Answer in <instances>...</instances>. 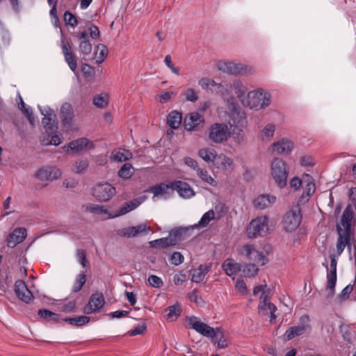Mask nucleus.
Returning a JSON list of instances; mask_svg holds the SVG:
<instances>
[{"mask_svg":"<svg viewBox=\"0 0 356 356\" xmlns=\"http://www.w3.org/2000/svg\"><path fill=\"white\" fill-rule=\"evenodd\" d=\"M270 174L275 184L281 188L287 184L289 170L286 163L282 159L275 158L270 164Z\"/></svg>","mask_w":356,"mask_h":356,"instance_id":"20e7f679","label":"nucleus"},{"mask_svg":"<svg viewBox=\"0 0 356 356\" xmlns=\"http://www.w3.org/2000/svg\"><path fill=\"white\" fill-rule=\"evenodd\" d=\"M184 256L179 252H173L170 258V261L172 264L175 266H179L184 261Z\"/></svg>","mask_w":356,"mask_h":356,"instance_id":"0e129e2a","label":"nucleus"},{"mask_svg":"<svg viewBox=\"0 0 356 356\" xmlns=\"http://www.w3.org/2000/svg\"><path fill=\"white\" fill-rule=\"evenodd\" d=\"M15 292L17 296L26 303H29L33 300L34 296L32 292L27 288L26 283L22 280L15 282Z\"/></svg>","mask_w":356,"mask_h":356,"instance_id":"a211bd4d","label":"nucleus"},{"mask_svg":"<svg viewBox=\"0 0 356 356\" xmlns=\"http://www.w3.org/2000/svg\"><path fill=\"white\" fill-rule=\"evenodd\" d=\"M198 83L203 90L210 92L211 88H213L214 86H217V83L214 80L209 78H202L199 80Z\"/></svg>","mask_w":356,"mask_h":356,"instance_id":"5fc2aeb1","label":"nucleus"},{"mask_svg":"<svg viewBox=\"0 0 356 356\" xmlns=\"http://www.w3.org/2000/svg\"><path fill=\"white\" fill-rule=\"evenodd\" d=\"M306 177L308 178V181L306 186L304 188L303 193L301 196V200H304L306 199V201L309 200V197H311L315 192L316 186L313 180L310 177L309 175H306Z\"/></svg>","mask_w":356,"mask_h":356,"instance_id":"79ce46f5","label":"nucleus"},{"mask_svg":"<svg viewBox=\"0 0 356 356\" xmlns=\"http://www.w3.org/2000/svg\"><path fill=\"white\" fill-rule=\"evenodd\" d=\"M270 102V94L262 89L250 91L246 97L241 99V103L244 106L255 110L267 107Z\"/></svg>","mask_w":356,"mask_h":356,"instance_id":"7ed1b4c3","label":"nucleus"},{"mask_svg":"<svg viewBox=\"0 0 356 356\" xmlns=\"http://www.w3.org/2000/svg\"><path fill=\"white\" fill-rule=\"evenodd\" d=\"M214 166L227 174L232 172L234 170L233 159L222 154L218 156Z\"/></svg>","mask_w":356,"mask_h":356,"instance_id":"aec40b11","label":"nucleus"},{"mask_svg":"<svg viewBox=\"0 0 356 356\" xmlns=\"http://www.w3.org/2000/svg\"><path fill=\"white\" fill-rule=\"evenodd\" d=\"M204 119L197 112H193L186 115L184 120V125L187 131H195L203 126Z\"/></svg>","mask_w":356,"mask_h":356,"instance_id":"4468645a","label":"nucleus"},{"mask_svg":"<svg viewBox=\"0 0 356 356\" xmlns=\"http://www.w3.org/2000/svg\"><path fill=\"white\" fill-rule=\"evenodd\" d=\"M60 115L63 124L65 126H70L74 118V109L69 103H64L60 108Z\"/></svg>","mask_w":356,"mask_h":356,"instance_id":"a878e982","label":"nucleus"},{"mask_svg":"<svg viewBox=\"0 0 356 356\" xmlns=\"http://www.w3.org/2000/svg\"><path fill=\"white\" fill-rule=\"evenodd\" d=\"M240 254L258 266H264L268 262L266 256L258 251L253 245H243L240 250Z\"/></svg>","mask_w":356,"mask_h":356,"instance_id":"9d476101","label":"nucleus"},{"mask_svg":"<svg viewBox=\"0 0 356 356\" xmlns=\"http://www.w3.org/2000/svg\"><path fill=\"white\" fill-rule=\"evenodd\" d=\"M172 182L168 184L161 183L151 186L147 191L154 194L153 198L155 197L165 196L169 193L168 191H172Z\"/></svg>","mask_w":356,"mask_h":356,"instance_id":"bb28decb","label":"nucleus"},{"mask_svg":"<svg viewBox=\"0 0 356 356\" xmlns=\"http://www.w3.org/2000/svg\"><path fill=\"white\" fill-rule=\"evenodd\" d=\"M197 176L201 180L210 186H216L217 183L215 179L209 174L208 171L205 168H199L196 170Z\"/></svg>","mask_w":356,"mask_h":356,"instance_id":"ea45409f","label":"nucleus"},{"mask_svg":"<svg viewBox=\"0 0 356 356\" xmlns=\"http://www.w3.org/2000/svg\"><path fill=\"white\" fill-rule=\"evenodd\" d=\"M353 286L351 284H348L337 296L336 301L338 303H341L342 302L347 300L349 298L350 294L353 292Z\"/></svg>","mask_w":356,"mask_h":356,"instance_id":"3c124183","label":"nucleus"},{"mask_svg":"<svg viewBox=\"0 0 356 356\" xmlns=\"http://www.w3.org/2000/svg\"><path fill=\"white\" fill-rule=\"evenodd\" d=\"M108 99L107 94L102 93L94 97L93 104L99 108H104L108 105Z\"/></svg>","mask_w":356,"mask_h":356,"instance_id":"a18cd8bd","label":"nucleus"},{"mask_svg":"<svg viewBox=\"0 0 356 356\" xmlns=\"http://www.w3.org/2000/svg\"><path fill=\"white\" fill-rule=\"evenodd\" d=\"M270 293L271 291L266 284L257 286L253 290L254 296L260 294V302H269Z\"/></svg>","mask_w":356,"mask_h":356,"instance_id":"f704fd0d","label":"nucleus"},{"mask_svg":"<svg viewBox=\"0 0 356 356\" xmlns=\"http://www.w3.org/2000/svg\"><path fill=\"white\" fill-rule=\"evenodd\" d=\"M227 106L229 109V124L230 127H244L246 124L245 114L237 106L234 99H228Z\"/></svg>","mask_w":356,"mask_h":356,"instance_id":"423d86ee","label":"nucleus"},{"mask_svg":"<svg viewBox=\"0 0 356 356\" xmlns=\"http://www.w3.org/2000/svg\"><path fill=\"white\" fill-rule=\"evenodd\" d=\"M86 210L92 213H97L101 215L107 214L106 209L103 206L97 204H89L86 207Z\"/></svg>","mask_w":356,"mask_h":356,"instance_id":"13d9d810","label":"nucleus"},{"mask_svg":"<svg viewBox=\"0 0 356 356\" xmlns=\"http://www.w3.org/2000/svg\"><path fill=\"white\" fill-rule=\"evenodd\" d=\"M188 296L192 302H194L197 305H201L204 303L202 298L200 296V292L197 289H193L192 291H191Z\"/></svg>","mask_w":356,"mask_h":356,"instance_id":"bf43d9fd","label":"nucleus"},{"mask_svg":"<svg viewBox=\"0 0 356 356\" xmlns=\"http://www.w3.org/2000/svg\"><path fill=\"white\" fill-rule=\"evenodd\" d=\"M88 167V162L87 160L81 159L75 163L74 165L73 170L76 173H81L86 170Z\"/></svg>","mask_w":356,"mask_h":356,"instance_id":"052dcab7","label":"nucleus"},{"mask_svg":"<svg viewBox=\"0 0 356 356\" xmlns=\"http://www.w3.org/2000/svg\"><path fill=\"white\" fill-rule=\"evenodd\" d=\"M115 188L108 182L101 183L92 188L93 196L99 201L106 202L115 194Z\"/></svg>","mask_w":356,"mask_h":356,"instance_id":"f8f14e48","label":"nucleus"},{"mask_svg":"<svg viewBox=\"0 0 356 356\" xmlns=\"http://www.w3.org/2000/svg\"><path fill=\"white\" fill-rule=\"evenodd\" d=\"M97 51L96 52L97 63H102L108 54V49L104 44L97 45Z\"/></svg>","mask_w":356,"mask_h":356,"instance_id":"6e6d98bb","label":"nucleus"},{"mask_svg":"<svg viewBox=\"0 0 356 356\" xmlns=\"http://www.w3.org/2000/svg\"><path fill=\"white\" fill-rule=\"evenodd\" d=\"M26 237V229L24 227L15 229L10 233L6 238L7 245L10 248H15L17 244L22 243Z\"/></svg>","mask_w":356,"mask_h":356,"instance_id":"6ab92c4d","label":"nucleus"},{"mask_svg":"<svg viewBox=\"0 0 356 356\" xmlns=\"http://www.w3.org/2000/svg\"><path fill=\"white\" fill-rule=\"evenodd\" d=\"M337 260L334 256H331L330 269L327 270V298H330L334 296L335 293V286L337 283Z\"/></svg>","mask_w":356,"mask_h":356,"instance_id":"9b49d317","label":"nucleus"},{"mask_svg":"<svg viewBox=\"0 0 356 356\" xmlns=\"http://www.w3.org/2000/svg\"><path fill=\"white\" fill-rule=\"evenodd\" d=\"M210 268L211 266L209 265H200L197 269L191 270V280L195 283L201 282L210 270Z\"/></svg>","mask_w":356,"mask_h":356,"instance_id":"c85d7f7f","label":"nucleus"},{"mask_svg":"<svg viewBox=\"0 0 356 356\" xmlns=\"http://www.w3.org/2000/svg\"><path fill=\"white\" fill-rule=\"evenodd\" d=\"M182 120V115L179 112H177L176 111H174L171 112L167 118V122L168 125L172 129H177Z\"/></svg>","mask_w":356,"mask_h":356,"instance_id":"c9c22d12","label":"nucleus"},{"mask_svg":"<svg viewBox=\"0 0 356 356\" xmlns=\"http://www.w3.org/2000/svg\"><path fill=\"white\" fill-rule=\"evenodd\" d=\"M230 135L228 126L223 123H215L209 130V138L214 143H222L226 141Z\"/></svg>","mask_w":356,"mask_h":356,"instance_id":"6e6552de","label":"nucleus"},{"mask_svg":"<svg viewBox=\"0 0 356 356\" xmlns=\"http://www.w3.org/2000/svg\"><path fill=\"white\" fill-rule=\"evenodd\" d=\"M172 191H177V193L183 198L188 199L195 195V192L191 186L182 181H172Z\"/></svg>","mask_w":356,"mask_h":356,"instance_id":"412c9836","label":"nucleus"},{"mask_svg":"<svg viewBox=\"0 0 356 356\" xmlns=\"http://www.w3.org/2000/svg\"><path fill=\"white\" fill-rule=\"evenodd\" d=\"M293 143L286 138H282L273 143L269 147V150L280 155H288L293 149Z\"/></svg>","mask_w":356,"mask_h":356,"instance_id":"f3484780","label":"nucleus"},{"mask_svg":"<svg viewBox=\"0 0 356 356\" xmlns=\"http://www.w3.org/2000/svg\"><path fill=\"white\" fill-rule=\"evenodd\" d=\"M356 225V216L352 205L348 204L344 209L339 222L337 224V253L340 256L345 248L350 254L352 248L356 250V239L352 225Z\"/></svg>","mask_w":356,"mask_h":356,"instance_id":"f257e3e1","label":"nucleus"},{"mask_svg":"<svg viewBox=\"0 0 356 356\" xmlns=\"http://www.w3.org/2000/svg\"><path fill=\"white\" fill-rule=\"evenodd\" d=\"M150 230V227L146 223H141L137 226H133V232L134 237L139 234L147 233Z\"/></svg>","mask_w":356,"mask_h":356,"instance_id":"69168bd1","label":"nucleus"},{"mask_svg":"<svg viewBox=\"0 0 356 356\" xmlns=\"http://www.w3.org/2000/svg\"><path fill=\"white\" fill-rule=\"evenodd\" d=\"M194 230V227H184L175 229L170 232L168 236L172 245H175L181 241L186 240L189 238L192 232Z\"/></svg>","mask_w":356,"mask_h":356,"instance_id":"ddd939ff","label":"nucleus"},{"mask_svg":"<svg viewBox=\"0 0 356 356\" xmlns=\"http://www.w3.org/2000/svg\"><path fill=\"white\" fill-rule=\"evenodd\" d=\"M64 21L66 24L74 27L77 25V19L76 17L69 11L64 13Z\"/></svg>","mask_w":356,"mask_h":356,"instance_id":"e2e57ef3","label":"nucleus"},{"mask_svg":"<svg viewBox=\"0 0 356 356\" xmlns=\"http://www.w3.org/2000/svg\"><path fill=\"white\" fill-rule=\"evenodd\" d=\"M188 321L191 328L202 336L209 338L218 348L223 349L228 346L229 342L224 337L222 330L220 327L213 328L200 321L195 316L189 317Z\"/></svg>","mask_w":356,"mask_h":356,"instance_id":"f03ea898","label":"nucleus"},{"mask_svg":"<svg viewBox=\"0 0 356 356\" xmlns=\"http://www.w3.org/2000/svg\"><path fill=\"white\" fill-rule=\"evenodd\" d=\"M276 197L270 195H261L256 197L253 202L254 206L259 209H264L275 203Z\"/></svg>","mask_w":356,"mask_h":356,"instance_id":"cd10ccee","label":"nucleus"},{"mask_svg":"<svg viewBox=\"0 0 356 356\" xmlns=\"http://www.w3.org/2000/svg\"><path fill=\"white\" fill-rule=\"evenodd\" d=\"M38 314L44 321L59 322V314L52 312L48 309H40Z\"/></svg>","mask_w":356,"mask_h":356,"instance_id":"e433bc0d","label":"nucleus"},{"mask_svg":"<svg viewBox=\"0 0 356 356\" xmlns=\"http://www.w3.org/2000/svg\"><path fill=\"white\" fill-rule=\"evenodd\" d=\"M63 320L71 325L80 327L87 324L90 321V318L86 316H81L74 318H65Z\"/></svg>","mask_w":356,"mask_h":356,"instance_id":"37998d69","label":"nucleus"},{"mask_svg":"<svg viewBox=\"0 0 356 356\" xmlns=\"http://www.w3.org/2000/svg\"><path fill=\"white\" fill-rule=\"evenodd\" d=\"M61 175L59 169L52 166H45L38 170L36 177L41 181H49L58 179Z\"/></svg>","mask_w":356,"mask_h":356,"instance_id":"2eb2a0df","label":"nucleus"},{"mask_svg":"<svg viewBox=\"0 0 356 356\" xmlns=\"http://www.w3.org/2000/svg\"><path fill=\"white\" fill-rule=\"evenodd\" d=\"M259 313L262 315H270V321L271 323H274L277 318L275 312L277 311V307L272 302H259L258 305Z\"/></svg>","mask_w":356,"mask_h":356,"instance_id":"b1692460","label":"nucleus"},{"mask_svg":"<svg viewBox=\"0 0 356 356\" xmlns=\"http://www.w3.org/2000/svg\"><path fill=\"white\" fill-rule=\"evenodd\" d=\"M132 158V154L125 149H114L111 154V159L116 162H124Z\"/></svg>","mask_w":356,"mask_h":356,"instance_id":"473e14b6","label":"nucleus"},{"mask_svg":"<svg viewBox=\"0 0 356 356\" xmlns=\"http://www.w3.org/2000/svg\"><path fill=\"white\" fill-rule=\"evenodd\" d=\"M275 131V126L273 124H266L260 131V137L262 140L270 141Z\"/></svg>","mask_w":356,"mask_h":356,"instance_id":"a19ab883","label":"nucleus"},{"mask_svg":"<svg viewBox=\"0 0 356 356\" xmlns=\"http://www.w3.org/2000/svg\"><path fill=\"white\" fill-rule=\"evenodd\" d=\"M184 95L187 101L195 102L197 100L198 96L193 88H188L184 92Z\"/></svg>","mask_w":356,"mask_h":356,"instance_id":"774afa93","label":"nucleus"},{"mask_svg":"<svg viewBox=\"0 0 356 356\" xmlns=\"http://www.w3.org/2000/svg\"><path fill=\"white\" fill-rule=\"evenodd\" d=\"M302 220L301 210L298 206H296L289 211L283 219V225L286 232H293L300 225Z\"/></svg>","mask_w":356,"mask_h":356,"instance_id":"1a4fd4ad","label":"nucleus"},{"mask_svg":"<svg viewBox=\"0 0 356 356\" xmlns=\"http://www.w3.org/2000/svg\"><path fill=\"white\" fill-rule=\"evenodd\" d=\"M219 70L229 74L246 75L254 72L252 66L234 62H222L218 65Z\"/></svg>","mask_w":356,"mask_h":356,"instance_id":"0eeeda50","label":"nucleus"},{"mask_svg":"<svg viewBox=\"0 0 356 356\" xmlns=\"http://www.w3.org/2000/svg\"><path fill=\"white\" fill-rule=\"evenodd\" d=\"M141 202L139 201L137 199H135L132 201L126 202L120 209L119 213L116 214L115 216H119L121 215H124L136 208H137L140 204ZM115 217V216H113L112 218Z\"/></svg>","mask_w":356,"mask_h":356,"instance_id":"4c0bfd02","label":"nucleus"},{"mask_svg":"<svg viewBox=\"0 0 356 356\" xmlns=\"http://www.w3.org/2000/svg\"><path fill=\"white\" fill-rule=\"evenodd\" d=\"M232 86L234 88L235 93L241 100L246 97L245 94L248 92V88L242 82L236 81L233 83Z\"/></svg>","mask_w":356,"mask_h":356,"instance_id":"49530a36","label":"nucleus"},{"mask_svg":"<svg viewBox=\"0 0 356 356\" xmlns=\"http://www.w3.org/2000/svg\"><path fill=\"white\" fill-rule=\"evenodd\" d=\"M41 142L44 145H58L62 143L61 134L56 133L54 135L51 136L50 140L49 139V136L47 138H45V136H44L41 139Z\"/></svg>","mask_w":356,"mask_h":356,"instance_id":"603ef678","label":"nucleus"},{"mask_svg":"<svg viewBox=\"0 0 356 356\" xmlns=\"http://www.w3.org/2000/svg\"><path fill=\"white\" fill-rule=\"evenodd\" d=\"M167 316L172 320L176 319L181 314V308L179 305L170 306L166 309Z\"/></svg>","mask_w":356,"mask_h":356,"instance_id":"4d7b16f0","label":"nucleus"},{"mask_svg":"<svg viewBox=\"0 0 356 356\" xmlns=\"http://www.w3.org/2000/svg\"><path fill=\"white\" fill-rule=\"evenodd\" d=\"M93 144L86 138H81L69 143L67 152L70 149L76 152L83 150L85 148H93Z\"/></svg>","mask_w":356,"mask_h":356,"instance_id":"393cba45","label":"nucleus"},{"mask_svg":"<svg viewBox=\"0 0 356 356\" xmlns=\"http://www.w3.org/2000/svg\"><path fill=\"white\" fill-rule=\"evenodd\" d=\"M77 38L81 40V43L79 44L80 51L84 55H88L92 51V44L90 43L88 40V33L87 31H82L80 33Z\"/></svg>","mask_w":356,"mask_h":356,"instance_id":"2f4dec72","label":"nucleus"},{"mask_svg":"<svg viewBox=\"0 0 356 356\" xmlns=\"http://www.w3.org/2000/svg\"><path fill=\"white\" fill-rule=\"evenodd\" d=\"M245 276L251 277H254L257 274L258 268L257 267V264H242L241 270Z\"/></svg>","mask_w":356,"mask_h":356,"instance_id":"09e8293b","label":"nucleus"},{"mask_svg":"<svg viewBox=\"0 0 356 356\" xmlns=\"http://www.w3.org/2000/svg\"><path fill=\"white\" fill-rule=\"evenodd\" d=\"M198 156L202 158L206 163H215L218 156L216 152L211 148H202L198 152Z\"/></svg>","mask_w":356,"mask_h":356,"instance_id":"72a5a7b5","label":"nucleus"},{"mask_svg":"<svg viewBox=\"0 0 356 356\" xmlns=\"http://www.w3.org/2000/svg\"><path fill=\"white\" fill-rule=\"evenodd\" d=\"M61 48L66 63L68 64L70 70L74 72L77 67L76 60L74 54L70 51V46L65 42L64 39L61 40Z\"/></svg>","mask_w":356,"mask_h":356,"instance_id":"4be33fe9","label":"nucleus"},{"mask_svg":"<svg viewBox=\"0 0 356 356\" xmlns=\"http://www.w3.org/2000/svg\"><path fill=\"white\" fill-rule=\"evenodd\" d=\"M214 217L215 212L213 210H209L202 216L197 224H195L192 227H194V229L205 227L209 225L210 221L214 218Z\"/></svg>","mask_w":356,"mask_h":356,"instance_id":"58836bf2","label":"nucleus"},{"mask_svg":"<svg viewBox=\"0 0 356 356\" xmlns=\"http://www.w3.org/2000/svg\"><path fill=\"white\" fill-rule=\"evenodd\" d=\"M270 232L266 216H259L250 221L246 229L248 238L263 236Z\"/></svg>","mask_w":356,"mask_h":356,"instance_id":"39448f33","label":"nucleus"},{"mask_svg":"<svg viewBox=\"0 0 356 356\" xmlns=\"http://www.w3.org/2000/svg\"><path fill=\"white\" fill-rule=\"evenodd\" d=\"M232 131H230V136L232 137L234 142L241 144L244 141V134L242 129L243 127H232Z\"/></svg>","mask_w":356,"mask_h":356,"instance_id":"de8ad7c7","label":"nucleus"},{"mask_svg":"<svg viewBox=\"0 0 356 356\" xmlns=\"http://www.w3.org/2000/svg\"><path fill=\"white\" fill-rule=\"evenodd\" d=\"M134 174V168L129 163H125L118 170V176L123 179H129Z\"/></svg>","mask_w":356,"mask_h":356,"instance_id":"c03bdc74","label":"nucleus"},{"mask_svg":"<svg viewBox=\"0 0 356 356\" xmlns=\"http://www.w3.org/2000/svg\"><path fill=\"white\" fill-rule=\"evenodd\" d=\"M310 330L311 326L309 323L291 327L286 330L284 334V340L289 341L293 337L300 336Z\"/></svg>","mask_w":356,"mask_h":356,"instance_id":"5701e85b","label":"nucleus"},{"mask_svg":"<svg viewBox=\"0 0 356 356\" xmlns=\"http://www.w3.org/2000/svg\"><path fill=\"white\" fill-rule=\"evenodd\" d=\"M222 268L228 276L232 277L241 270L242 264L236 263L232 259H227L223 263Z\"/></svg>","mask_w":356,"mask_h":356,"instance_id":"7c9ffc66","label":"nucleus"},{"mask_svg":"<svg viewBox=\"0 0 356 356\" xmlns=\"http://www.w3.org/2000/svg\"><path fill=\"white\" fill-rule=\"evenodd\" d=\"M86 282V275L84 273H81L77 276L76 281L74 284L73 291L79 292L81 290L83 286L85 284Z\"/></svg>","mask_w":356,"mask_h":356,"instance_id":"864d4df0","label":"nucleus"},{"mask_svg":"<svg viewBox=\"0 0 356 356\" xmlns=\"http://www.w3.org/2000/svg\"><path fill=\"white\" fill-rule=\"evenodd\" d=\"M148 282L151 286L154 288H160L163 284L161 278L154 275L149 276Z\"/></svg>","mask_w":356,"mask_h":356,"instance_id":"338daca9","label":"nucleus"},{"mask_svg":"<svg viewBox=\"0 0 356 356\" xmlns=\"http://www.w3.org/2000/svg\"><path fill=\"white\" fill-rule=\"evenodd\" d=\"M38 108L40 109L41 114L44 115L42 122L44 128L47 131L51 130L53 128L51 126V121L55 117L54 111L49 107H44V108H42L40 106H38Z\"/></svg>","mask_w":356,"mask_h":356,"instance_id":"c756f323","label":"nucleus"},{"mask_svg":"<svg viewBox=\"0 0 356 356\" xmlns=\"http://www.w3.org/2000/svg\"><path fill=\"white\" fill-rule=\"evenodd\" d=\"M150 246L152 248H167L172 245L169 236L156 239L149 242Z\"/></svg>","mask_w":356,"mask_h":356,"instance_id":"8fccbe9b","label":"nucleus"},{"mask_svg":"<svg viewBox=\"0 0 356 356\" xmlns=\"http://www.w3.org/2000/svg\"><path fill=\"white\" fill-rule=\"evenodd\" d=\"M104 303L103 294L95 293L91 296L88 303L84 307L83 312L86 314L95 313L102 309Z\"/></svg>","mask_w":356,"mask_h":356,"instance_id":"dca6fc26","label":"nucleus"},{"mask_svg":"<svg viewBox=\"0 0 356 356\" xmlns=\"http://www.w3.org/2000/svg\"><path fill=\"white\" fill-rule=\"evenodd\" d=\"M76 257L79 263L84 268L88 264V261L86 259V254L85 250L78 249L76 252Z\"/></svg>","mask_w":356,"mask_h":356,"instance_id":"680f3d73","label":"nucleus"}]
</instances>
